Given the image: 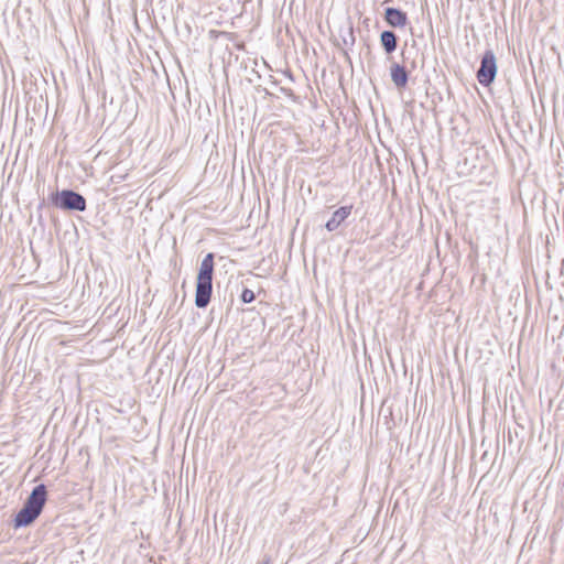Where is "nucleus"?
<instances>
[{
  "label": "nucleus",
  "instance_id": "obj_14",
  "mask_svg": "<svg viewBox=\"0 0 564 564\" xmlns=\"http://www.w3.org/2000/svg\"><path fill=\"white\" fill-rule=\"evenodd\" d=\"M485 459H487V452H485V453L482 454V456H481V460H485Z\"/></svg>",
  "mask_w": 564,
  "mask_h": 564
},
{
  "label": "nucleus",
  "instance_id": "obj_9",
  "mask_svg": "<svg viewBox=\"0 0 564 564\" xmlns=\"http://www.w3.org/2000/svg\"><path fill=\"white\" fill-rule=\"evenodd\" d=\"M340 37L344 45L354 46L356 37L351 24H349V26L345 31V34H341Z\"/></svg>",
  "mask_w": 564,
  "mask_h": 564
},
{
  "label": "nucleus",
  "instance_id": "obj_2",
  "mask_svg": "<svg viewBox=\"0 0 564 564\" xmlns=\"http://www.w3.org/2000/svg\"><path fill=\"white\" fill-rule=\"evenodd\" d=\"M215 273V253L208 252L202 260L195 281V305L206 308L213 296V279Z\"/></svg>",
  "mask_w": 564,
  "mask_h": 564
},
{
  "label": "nucleus",
  "instance_id": "obj_10",
  "mask_svg": "<svg viewBox=\"0 0 564 564\" xmlns=\"http://www.w3.org/2000/svg\"><path fill=\"white\" fill-rule=\"evenodd\" d=\"M239 299L243 304H249L256 300V294L252 290L248 289L247 286H243Z\"/></svg>",
  "mask_w": 564,
  "mask_h": 564
},
{
  "label": "nucleus",
  "instance_id": "obj_11",
  "mask_svg": "<svg viewBox=\"0 0 564 564\" xmlns=\"http://www.w3.org/2000/svg\"><path fill=\"white\" fill-rule=\"evenodd\" d=\"M280 90L285 96L291 97V98H295V94H294V91L292 89L285 88V87H281Z\"/></svg>",
  "mask_w": 564,
  "mask_h": 564
},
{
  "label": "nucleus",
  "instance_id": "obj_15",
  "mask_svg": "<svg viewBox=\"0 0 564 564\" xmlns=\"http://www.w3.org/2000/svg\"><path fill=\"white\" fill-rule=\"evenodd\" d=\"M392 0H384L383 4L391 2Z\"/></svg>",
  "mask_w": 564,
  "mask_h": 564
},
{
  "label": "nucleus",
  "instance_id": "obj_8",
  "mask_svg": "<svg viewBox=\"0 0 564 564\" xmlns=\"http://www.w3.org/2000/svg\"><path fill=\"white\" fill-rule=\"evenodd\" d=\"M380 45L387 55H391L398 47L399 37L392 30H384L379 36Z\"/></svg>",
  "mask_w": 564,
  "mask_h": 564
},
{
  "label": "nucleus",
  "instance_id": "obj_7",
  "mask_svg": "<svg viewBox=\"0 0 564 564\" xmlns=\"http://www.w3.org/2000/svg\"><path fill=\"white\" fill-rule=\"evenodd\" d=\"M351 212L352 205H345L337 208L325 224L327 231L333 232L343 226L350 217Z\"/></svg>",
  "mask_w": 564,
  "mask_h": 564
},
{
  "label": "nucleus",
  "instance_id": "obj_1",
  "mask_svg": "<svg viewBox=\"0 0 564 564\" xmlns=\"http://www.w3.org/2000/svg\"><path fill=\"white\" fill-rule=\"evenodd\" d=\"M47 498V488L44 484L34 486L22 508L15 513L12 520L13 528L20 529L31 525L42 513Z\"/></svg>",
  "mask_w": 564,
  "mask_h": 564
},
{
  "label": "nucleus",
  "instance_id": "obj_5",
  "mask_svg": "<svg viewBox=\"0 0 564 564\" xmlns=\"http://www.w3.org/2000/svg\"><path fill=\"white\" fill-rule=\"evenodd\" d=\"M402 63L392 62L390 65L391 82L397 89L403 90L406 88L410 79V69L408 68V57L404 51L401 52Z\"/></svg>",
  "mask_w": 564,
  "mask_h": 564
},
{
  "label": "nucleus",
  "instance_id": "obj_4",
  "mask_svg": "<svg viewBox=\"0 0 564 564\" xmlns=\"http://www.w3.org/2000/svg\"><path fill=\"white\" fill-rule=\"evenodd\" d=\"M497 59L492 50H486L481 55L480 66L476 72L478 83L484 87H489L497 76Z\"/></svg>",
  "mask_w": 564,
  "mask_h": 564
},
{
  "label": "nucleus",
  "instance_id": "obj_3",
  "mask_svg": "<svg viewBox=\"0 0 564 564\" xmlns=\"http://www.w3.org/2000/svg\"><path fill=\"white\" fill-rule=\"evenodd\" d=\"M52 206L66 213L85 212L87 209L86 198L72 188H56L37 205V212L44 207Z\"/></svg>",
  "mask_w": 564,
  "mask_h": 564
},
{
  "label": "nucleus",
  "instance_id": "obj_6",
  "mask_svg": "<svg viewBox=\"0 0 564 564\" xmlns=\"http://www.w3.org/2000/svg\"><path fill=\"white\" fill-rule=\"evenodd\" d=\"M383 20L393 29H403L410 23L408 13L400 8L394 7L384 8Z\"/></svg>",
  "mask_w": 564,
  "mask_h": 564
},
{
  "label": "nucleus",
  "instance_id": "obj_13",
  "mask_svg": "<svg viewBox=\"0 0 564 564\" xmlns=\"http://www.w3.org/2000/svg\"><path fill=\"white\" fill-rule=\"evenodd\" d=\"M341 53H343L345 59L351 65L352 62H351V58H350L348 52L346 50L341 48Z\"/></svg>",
  "mask_w": 564,
  "mask_h": 564
},
{
  "label": "nucleus",
  "instance_id": "obj_12",
  "mask_svg": "<svg viewBox=\"0 0 564 564\" xmlns=\"http://www.w3.org/2000/svg\"><path fill=\"white\" fill-rule=\"evenodd\" d=\"M408 68L410 69V73L412 70H414L416 68V61L415 59H412V61L408 59Z\"/></svg>",
  "mask_w": 564,
  "mask_h": 564
}]
</instances>
